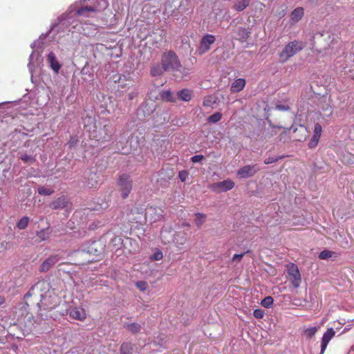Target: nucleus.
<instances>
[{
	"label": "nucleus",
	"mask_w": 354,
	"mask_h": 354,
	"mask_svg": "<svg viewBox=\"0 0 354 354\" xmlns=\"http://www.w3.org/2000/svg\"><path fill=\"white\" fill-rule=\"evenodd\" d=\"M123 326L127 330L132 334H137L142 329V326L136 322L124 323Z\"/></svg>",
	"instance_id": "412c9836"
},
{
	"label": "nucleus",
	"mask_w": 354,
	"mask_h": 354,
	"mask_svg": "<svg viewBox=\"0 0 354 354\" xmlns=\"http://www.w3.org/2000/svg\"><path fill=\"white\" fill-rule=\"evenodd\" d=\"M38 194L41 196H50L54 193V189L51 187L40 186L37 189Z\"/></svg>",
	"instance_id": "c756f323"
},
{
	"label": "nucleus",
	"mask_w": 354,
	"mask_h": 354,
	"mask_svg": "<svg viewBox=\"0 0 354 354\" xmlns=\"http://www.w3.org/2000/svg\"><path fill=\"white\" fill-rule=\"evenodd\" d=\"M244 255V253H241V254H236L234 255L233 258H232V261H240L243 257Z\"/></svg>",
	"instance_id": "8fccbe9b"
},
{
	"label": "nucleus",
	"mask_w": 354,
	"mask_h": 354,
	"mask_svg": "<svg viewBox=\"0 0 354 354\" xmlns=\"http://www.w3.org/2000/svg\"><path fill=\"white\" fill-rule=\"evenodd\" d=\"M68 201L65 197H59L50 203V207L53 209H62L66 206Z\"/></svg>",
	"instance_id": "b1692460"
},
{
	"label": "nucleus",
	"mask_w": 354,
	"mask_h": 354,
	"mask_svg": "<svg viewBox=\"0 0 354 354\" xmlns=\"http://www.w3.org/2000/svg\"><path fill=\"white\" fill-rule=\"evenodd\" d=\"M32 296L40 298L39 302L37 303L39 311L52 310L57 306V296L49 290V284L45 281H39L33 285L24 297Z\"/></svg>",
	"instance_id": "f257e3e1"
},
{
	"label": "nucleus",
	"mask_w": 354,
	"mask_h": 354,
	"mask_svg": "<svg viewBox=\"0 0 354 354\" xmlns=\"http://www.w3.org/2000/svg\"><path fill=\"white\" fill-rule=\"evenodd\" d=\"M41 44H42L39 40L35 41L31 44L32 52L29 57L28 67L32 75L35 66H40L43 62L41 53L43 52L44 47Z\"/></svg>",
	"instance_id": "7ed1b4c3"
},
{
	"label": "nucleus",
	"mask_w": 354,
	"mask_h": 354,
	"mask_svg": "<svg viewBox=\"0 0 354 354\" xmlns=\"http://www.w3.org/2000/svg\"><path fill=\"white\" fill-rule=\"evenodd\" d=\"M335 332L333 328H328L327 330L324 333L322 338L320 354L324 353L329 342L335 336Z\"/></svg>",
	"instance_id": "9b49d317"
},
{
	"label": "nucleus",
	"mask_w": 354,
	"mask_h": 354,
	"mask_svg": "<svg viewBox=\"0 0 354 354\" xmlns=\"http://www.w3.org/2000/svg\"><path fill=\"white\" fill-rule=\"evenodd\" d=\"M97 244H98V242H97V241L93 242L92 244L91 245V248H90L89 252H92L93 250H95V252H97L98 251L96 248V246Z\"/></svg>",
	"instance_id": "09e8293b"
},
{
	"label": "nucleus",
	"mask_w": 354,
	"mask_h": 354,
	"mask_svg": "<svg viewBox=\"0 0 354 354\" xmlns=\"http://www.w3.org/2000/svg\"><path fill=\"white\" fill-rule=\"evenodd\" d=\"M120 354H140L138 347L129 342L123 343L120 346Z\"/></svg>",
	"instance_id": "2eb2a0df"
},
{
	"label": "nucleus",
	"mask_w": 354,
	"mask_h": 354,
	"mask_svg": "<svg viewBox=\"0 0 354 354\" xmlns=\"http://www.w3.org/2000/svg\"><path fill=\"white\" fill-rule=\"evenodd\" d=\"M251 32L250 30L245 28L239 27L237 30V39L241 42H245L247 39L250 37Z\"/></svg>",
	"instance_id": "5701e85b"
},
{
	"label": "nucleus",
	"mask_w": 354,
	"mask_h": 354,
	"mask_svg": "<svg viewBox=\"0 0 354 354\" xmlns=\"http://www.w3.org/2000/svg\"><path fill=\"white\" fill-rule=\"evenodd\" d=\"M322 109L326 112H328V115L332 113V108L331 106L328 104L326 107H323Z\"/></svg>",
	"instance_id": "3c124183"
},
{
	"label": "nucleus",
	"mask_w": 354,
	"mask_h": 354,
	"mask_svg": "<svg viewBox=\"0 0 354 354\" xmlns=\"http://www.w3.org/2000/svg\"><path fill=\"white\" fill-rule=\"evenodd\" d=\"M339 157L344 164L349 165L354 164V155L347 151H341L339 153Z\"/></svg>",
	"instance_id": "f3484780"
},
{
	"label": "nucleus",
	"mask_w": 354,
	"mask_h": 354,
	"mask_svg": "<svg viewBox=\"0 0 354 354\" xmlns=\"http://www.w3.org/2000/svg\"><path fill=\"white\" fill-rule=\"evenodd\" d=\"M5 302V298L3 296H0V306Z\"/></svg>",
	"instance_id": "864d4df0"
},
{
	"label": "nucleus",
	"mask_w": 354,
	"mask_h": 354,
	"mask_svg": "<svg viewBox=\"0 0 354 354\" xmlns=\"http://www.w3.org/2000/svg\"><path fill=\"white\" fill-rule=\"evenodd\" d=\"M276 109L279 111H287L289 109L288 106L279 104L277 105Z\"/></svg>",
	"instance_id": "de8ad7c7"
},
{
	"label": "nucleus",
	"mask_w": 354,
	"mask_h": 354,
	"mask_svg": "<svg viewBox=\"0 0 354 354\" xmlns=\"http://www.w3.org/2000/svg\"><path fill=\"white\" fill-rule=\"evenodd\" d=\"M279 159V158L277 157H268L264 160V163L266 165H269L277 162Z\"/></svg>",
	"instance_id": "c03bdc74"
},
{
	"label": "nucleus",
	"mask_w": 354,
	"mask_h": 354,
	"mask_svg": "<svg viewBox=\"0 0 354 354\" xmlns=\"http://www.w3.org/2000/svg\"><path fill=\"white\" fill-rule=\"evenodd\" d=\"M136 286L141 291H145L147 288V283L143 281L136 282Z\"/></svg>",
	"instance_id": "ea45409f"
},
{
	"label": "nucleus",
	"mask_w": 354,
	"mask_h": 354,
	"mask_svg": "<svg viewBox=\"0 0 354 354\" xmlns=\"http://www.w3.org/2000/svg\"><path fill=\"white\" fill-rule=\"evenodd\" d=\"M253 315L255 318L261 319L263 317L264 312L261 309H256V310H254Z\"/></svg>",
	"instance_id": "37998d69"
},
{
	"label": "nucleus",
	"mask_w": 354,
	"mask_h": 354,
	"mask_svg": "<svg viewBox=\"0 0 354 354\" xmlns=\"http://www.w3.org/2000/svg\"><path fill=\"white\" fill-rule=\"evenodd\" d=\"M234 185L235 184L232 180L227 179L212 184L210 189L215 192H224L232 189Z\"/></svg>",
	"instance_id": "0eeeda50"
},
{
	"label": "nucleus",
	"mask_w": 354,
	"mask_h": 354,
	"mask_svg": "<svg viewBox=\"0 0 354 354\" xmlns=\"http://www.w3.org/2000/svg\"><path fill=\"white\" fill-rule=\"evenodd\" d=\"M250 4V0H237L234 6V8L239 12L245 10Z\"/></svg>",
	"instance_id": "a878e982"
},
{
	"label": "nucleus",
	"mask_w": 354,
	"mask_h": 354,
	"mask_svg": "<svg viewBox=\"0 0 354 354\" xmlns=\"http://www.w3.org/2000/svg\"><path fill=\"white\" fill-rule=\"evenodd\" d=\"M322 132V127L319 123H316L314 127V131L312 138L308 142V147L313 149L318 145L319 138Z\"/></svg>",
	"instance_id": "f8f14e48"
},
{
	"label": "nucleus",
	"mask_w": 354,
	"mask_h": 354,
	"mask_svg": "<svg viewBox=\"0 0 354 354\" xmlns=\"http://www.w3.org/2000/svg\"><path fill=\"white\" fill-rule=\"evenodd\" d=\"M86 185L88 188L97 187L100 181L99 176L95 172H90L87 175Z\"/></svg>",
	"instance_id": "a211bd4d"
},
{
	"label": "nucleus",
	"mask_w": 354,
	"mask_h": 354,
	"mask_svg": "<svg viewBox=\"0 0 354 354\" xmlns=\"http://www.w3.org/2000/svg\"><path fill=\"white\" fill-rule=\"evenodd\" d=\"M273 298L270 296L265 297L261 302V304L267 308H270L273 304Z\"/></svg>",
	"instance_id": "e433bc0d"
},
{
	"label": "nucleus",
	"mask_w": 354,
	"mask_h": 354,
	"mask_svg": "<svg viewBox=\"0 0 354 354\" xmlns=\"http://www.w3.org/2000/svg\"><path fill=\"white\" fill-rule=\"evenodd\" d=\"M118 185L120 187L122 197L123 198L128 197L132 189V181L130 179L129 176L127 174L121 175L118 180Z\"/></svg>",
	"instance_id": "39448f33"
},
{
	"label": "nucleus",
	"mask_w": 354,
	"mask_h": 354,
	"mask_svg": "<svg viewBox=\"0 0 354 354\" xmlns=\"http://www.w3.org/2000/svg\"><path fill=\"white\" fill-rule=\"evenodd\" d=\"M306 43L302 41L293 40L288 42L279 53V60L281 63L286 62L290 57L302 50Z\"/></svg>",
	"instance_id": "f03ea898"
},
{
	"label": "nucleus",
	"mask_w": 354,
	"mask_h": 354,
	"mask_svg": "<svg viewBox=\"0 0 354 354\" xmlns=\"http://www.w3.org/2000/svg\"><path fill=\"white\" fill-rule=\"evenodd\" d=\"M161 64L166 71H178L180 67V62L178 56L172 51L166 52L162 54Z\"/></svg>",
	"instance_id": "20e7f679"
},
{
	"label": "nucleus",
	"mask_w": 354,
	"mask_h": 354,
	"mask_svg": "<svg viewBox=\"0 0 354 354\" xmlns=\"http://www.w3.org/2000/svg\"><path fill=\"white\" fill-rule=\"evenodd\" d=\"M19 159H21L24 163L32 164L36 161L35 156L33 155H28L26 153H19Z\"/></svg>",
	"instance_id": "bb28decb"
},
{
	"label": "nucleus",
	"mask_w": 354,
	"mask_h": 354,
	"mask_svg": "<svg viewBox=\"0 0 354 354\" xmlns=\"http://www.w3.org/2000/svg\"><path fill=\"white\" fill-rule=\"evenodd\" d=\"M161 97L162 100L168 102H174L175 97L173 96L170 91H165L161 93Z\"/></svg>",
	"instance_id": "72a5a7b5"
},
{
	"label": "nucleus",
	"mask_w": 354,
	"mask_h": 354,
	"mask_svg": "<svg viewBox=\"0 0 354 354\" xmlns=\"http://www.w3.org/2000/svg\"><path fill=\"white\" fill-rule=\"evenodd\" d=\"M287 272L290 277L292 285L295 288H299L301 284V274L297 266L290 263L287 266Z\"/></svg>",
	"instance_id": "423d86ee"
},
{
	"label": "nucleus",
	"mask_w": 354,
	"mask_h": 354,
	"mask_svg": "<svg viewBox=\"0 0 354 354\" xmlns=\"http://www.w3.org/2000/svg\"><path fill=\"white\" fill-rule=\"evenodd\" d=\"M162 217V211L150 207L146 209L145 218L150 222H156Z\"/></svg>",
	"instance_id": "ddd939ff"
},
{
	"label": "nucleus",
	"mask_w": 354,
	"mask_h": 354,
	"mask_svg": "<svg viewBox=\"0 0 354 354\" xmlns=\"http://www.w3.org/2000/svg\"><path fill=\"white\" fill-rule=\"evenodd\" d=\"M196 219H195V223L196 226L199 228L203 225V223L205 222L206 218V215L203 213H196Z\"/></svg>",
	"instance_id": "7c9ffc66"
},
{
	"label": "nucleus",
	"mask_w": 354,
	"mask_h": 354,
	"mask_svg": "<svg viewBox=\"0 0 354 354\" xmlns=\"http://www.w3.org/2000/svg\"><path fill=\"white\" fill-rule=\"evenodd\" d=\"M46 61L50 68L57 74L61 68L62 64L58 61L57 57L53 52H50L47 56Z\"/></svg>",
	"instance_id": "4468645a"
},
{
	"label": "nucleus",
	"mask_w": 354,
	"mask_h": 354,
	"mask_svg": "<svg viewBox=\"0 0 354 354\" xmlns=\"http://www.w3.org/2000/svg\"><path fill=\"white\" fill-rule=\"evenodd\" d=\"M28 222H29V218L27 216H24L22 217L19 221L18 223H17V227L19 229V230H24L25 229L28 224Z\"/></svg>",
	"instance_id": "f704fd0d"
},
{
	"label": "nucleus",
	"mask_w": 354,
	"mask_h": 354,
	"mask_svg": "<svg viewBox=\"0 0 354 354\" xmlns=\"http://www.w3.org/2000/svg\"><path fill=\"white\" fill-rule=\"evenodd\" d=\"M222 115L219 112L214 113L207 118V121L209 123H216L221 120Z\"/></svg>",
	"instance_id": "c9c22d12"
},
{
	"label": "nucleus",
	"mask_w": 354,
	"mask_h": 354,
	"mask_svg": "<svg viewBox=\"0 0 354 354\" xmlns=\"http://www.w3.org/2000/svg\"><path fill=\"white\" fill-rule=\"evenodd\" d=\"M95 10L91 6L82 7L77 10V15L79 16L84 15L86 12H94Z\"/></svg>",
	"instance_id": "4c0bfd02"
},
{
	"label": "nucleus",
	"mask_w": 354,
	"mask_h": 354,
	"mask_svg": "<svg viewBox=\"0 0 354 354\" xmlns=\"http://www.w3.org/2000/svg\"><path fill=\"white\" fill-rule=\"evenodd\" d=\"M186 241L187 236L185 233H178L174 238V242L179 250L183 248V246L185 244Z\"/></svg>",
	"instance_id": "4be33fe9"
},
{
	"label": "nucleus",
	"mask_w": 354,
	"mask_h": 354,
	"mask_svg": "<svg viewBox=\"0 0 354 354\" xmlns=\"http://www.w3.org/2000/svg\"><path fill=\"white\" fill-rule=\"evenodd\" d=\"M189 173L186 170H182L179 171L178 177L182 182H185L188 178Z\"/></svg>",
	"instance_id": "a19ab883"
},
{
	"label": "nucleus",
	"mask_w": 354,
	"mask_h": 354,
	"mask_svg": "<svg viewBox=\"0 0 354 354\" xmlns=\"http://www.w3.org/2000/svg\"><path fill=\"white\" fill-rule=\"evenodd\" d=\"M351 135L353 138H354V125L352 127L350 131Z\"/></svg>",
	"instance_id": "5fc2aeb1"
},
{
	"label": "nucleus",
	"mask_w": 354,
	"mask_h": 354,
	"mask_svg": "<svg viewBox=\"0 0 354 354\" xmlns=\"http://www.w3.org/2000/svg\"><path fill=\"white\" fill-rule=\"evenodd\" d=\"M129 98H130V99H132V98H133V95H130V96H129Z\"/></svg>",
	"instance_id": "6e6d98bb"
},
{
	"label": "nucleus",
	"mask_w": 354,
	"mask_h": 354,
	"mask_svg": "<svg viewBox=\"0 0 354 354\" xmlns=\"http://www.w3.org/2000/svg\"><path fill=\"white\" fill-rule=\"evenodd\" d=\"M304 14V8L298 7L290 14V20L292 23H297L301 19Z\"/></svg>",
	"instance_id": "aec40b11"
},
{
	"label": "nucleus",
	"mask_w": 354,
	"mask_h": 354,
	"mask_svg": "<svg viewBox=\"0 0 354 354\" xmlns=\"http://www.w3.org/2000/svg\"><path fill=\"white\" fill-rule=\"evenodd\" d=\"M245 86V80L243 78L235 80L231 85V91L233 93H238L243 89Z\"/></svg>",
	"instance_id": "6ab92c4d"
},
{
	"label": "nucleus",
	"mask_w": 354,
	"mask_h": 354,
	"mask_svg": "<svg viewBox=\"0 0 354 354\" xmlns=\"http://www.w3.org/2000/svg\"><path fill=\"white\" fill-rule=\"evenodd\" d=\"M316 38L318 39V37H325L326 38L330 40V44L329 45V48H330L331 46V44L333 45L334 44V37H331V35L328 32H324V33H317L316 35Z\"/></svg>",
	"instance_id": "58836bf2"
},
{
	"label": "nucleus",
	"mask_w": 354,
	"mask_h": 354,
	"mask_svg": "<svg viewBox=\"0 0 354 354\" xmlns=\"http://www.w3.org/2000/svg\"><path fill=\"white\" fill-rule=\"evenodd\" d=\"M350 328H351L350 325L346 326L344 328V330H343V331H342V333L347 332L348 330H350Z\"/></svg>",
	"instance_id": "603ef678"
},
{
	"label": "nucleus",
	"mask_w": 354,
	"mask_h": 354,
	"mask_svg": "<svg viewBox=\"0 0 354 354\" xmlns=\"http://www.w3.org/2000/svg\"><path fill=\"white\" fill-rule=\"evenodd\" d=\"M69 316L73 319L83 321L86 318L85 310L80 307L72 308L69 310Z\"/></svg>",
	"instance_id": "dca6fc26"
},
{
	"label": "nucleus",
	"mask_w": 354,
	"mask_h": 354,
	"mask_svg": "<svg viewBox=\"0 0 354 354\" xmlns=\"http://www.w3.org/2000/svg\"><path fill=\"white\" fill-rule=\"evenodd\" d=\"M318 328L316 326L304 329V333L308 339H311L317 333Z\"/></svg>",
	"instance_id": "473e14b6"
},
{
	"label": "nucleus",
	"mask_w": 354,
	"mask_h": 354,
	"mask_svg": "<svg viewBox=\"0 0 354 354\" xmlns=\"http://www.w3.org/2000/svg\"><path fill=\"white\" fill-rule=\"evenodd\" d=\"M178 97L183 101L189 102L191 98V92L188 89H183L177 93Z\"/></svg>",
	"instance_id": "cd10ccee"
},
{
	"label": "nucleus",
	"mask_w": 354,
	"mask_h": 354,
	"mask_svg": "<svg viewBox=\"0 0 354 354\" xmlns=\"http://www.w3.org/2000/svg\"><path fill=\"white\" fill-rule=\"evenodd\" d=\"M60 257L58 254L51 255L47 258L40 266L39 271L41 272H48L53 266H55L59 261Z\"/></svg>",
	"instance_id": "9d476101"
},
{
	"label": "nucleus",
	"mask_w": 354,
	"mask_h": 354,
	"mask_svg": "<svg viewBox=\"0 0 354 354\" xmlns=\"http://www.w3.org/2000/svg\"><path fill=\"white\" fill-rule=\"evenodd\" d=\"M163 257L162 253L161 251L158 250L151 257V259L153 261H159L161 260Z\"/></svg>",
	"instance_id": "79ce46f5"
},
{
	"label": "nucleus",
	"mask_w": 354,
	"mask_h": 354,
	"mask_svg": "<svg viewBox=\"0 0 354 354\" xmlns=\"http://www.w3.org/2000/svg\"><path fill=\"white\" fill-rule=\"evenodd\" d=\"M259 167L257 165H245L237 171V176L241 178H247L253 176Z\"/></svg>",
	"instance_id": "6e6552de"
},
{
	"label": "nucleus",
	"mask_w": 354,
	"mask_h": 354,
	"mask_svg": "<svg viewBox=\"0 0 354 354\" xmlns=\"http://www.w3.org/2000/svg\"><path fill=\"white\" fill-rule=\"evenodd\" d=\"M77 138L76 137H71L70 140L68 142V145H69V147H73L77 143Z\"/></svg>",
	"instance_id": "49530a36"
},
{
	"label": "nucleus",
	"mask_w": 354,
	"mask_h": 354,
	"mask_svg": "<svg viewBox=\"0 0 354 354\" xmlns=\"http://www.w3.org/2000/svg\"><path fill=\"white\" fill-rule=\"evenodd\" d=\"M333 256L337 257L335 252L328 250H324L319 253V258L322 260H328Z\"/></svg>",
	"instance_id": "c85d7f7f"
},
{
	"label": "nucleus",
	"mask_w": 354,
	"mask_h": 354,
	"mask_svg": "<svg viewBox=\"0 0 354 354\" xmlns=\"http://www.w3.org/2000/svg\"><path fill=\"white\" fill-rule=\"evenodd\" d=\"M204 159V156L203 155H196L191 158V160L192 162H199Z\"/></svg>",
	"instance_id": "a18cd8bd"
},
{
	"label": "nucleus",
	"mask_w": 354,
	"mask_h": 354,
	"mask_svg": "<svg viewBox=\"0 0 354 354\" xmlns=\"http://www.w3.org/2000/svg\"><path fill=\"white\" fill-rule=\"evenodd\" d=\"M164 71H166V70H165L163 66L156 63L152 64L151 66L150 74L153 77L160 76L163 73Z\"/></svg>",
	"instance_id": "393cba45"
},
{
	"label": "nucleus",
	"mask_w": 354,
	"mask_h": 354,
	"mask_svg": "<svg viewBox=\"0 0 354 354\" xmlns=\"http://www.w3.org/2000/svg\"><path fill=\"white\" fill-rule=\"evenodd\" d=\"M216 102V98L208 95L205 97L203 100V106L206 107H212V106Z\"/></svg>",
	"instance_id": "2f4dec72"
},
{
	"label": "nucleus",
	"mask_w": 354,
	"mask_h": 354,
	"mask_svg": "<svg viewBox=\"0 0 354 354\" xmlns=\"http://www.w3.org/2000/svg\"><path fill=\"white\" fill-rule=\"evenodd\" d=\"M215 37L212 35H205L201 38L200 46L198 49L200 55L204 54L210 49V46L214 43Z\"/></svg>",
	"instance_id": "1a4fd4ad"
}]
</instances>
